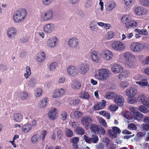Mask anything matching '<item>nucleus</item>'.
<instances>
[{"label":"nucleus","instance_id":"12","mask_svg":"<svg viewBox=\"0 0 149 149\" xmlns=\"http://www.w3.org/2000/svg\"><path fill=\"white\" fill-rule=\"evenodd\" d=\"M91 56L92 60L96 63H98L100 60V56L99 53L96 51L92 52Z\"/></svg>","mask_w":149,"mask_h":149},{"label":"nucleus","instance_id":"24","mask_svg":"<svg viewBox=\"0 0 149 149\" xmlns=\"http://www.w3.org/2000/svg\"><path fill=\"white\" fill-rule=\"evenodd\" d=\"M13 118L15 122H19L22 120L23 116L22 114L20 113H15L13 115Z\"/></svg>","mask_w":149,"mask_h":149},{"label":"nucleus","instance_id":"54","mask_svg":"<svg viewBox=\"0 0 149 149\" xmlns=\"http://www.w3.org/2000/svg\"><path fill=\"white\" fill-rule=\"evenodd\" d=\"M129 84V83L126 81H121L120 83V86L123 88L127 87Z\"/></svg>","mask_w":149,"mask_h":149},{"label":"nucleus","instance_id":"41","mask_svg":"<svg viewBox=\"0 0 149 149\" xmlns=\"http://www.w3.org/2000/svg\"><path fill=\"white\" fill-rule=\"evenodd\" d=\"M99 141L98 136L96 134H93L92 135L91 137V143H96Z\"/></svg>","mask_w":149,"mask_h":149},{"label":"nucleus","instance_id":"25","mask_svg":"<svg viewBox=\"0 0 149 149\" xmlns=\"http://www.w3.org/2000/svg\"><path fill=\"white\" fill-rule=\"evenodd\" d=\"M88 66L86 64H82L79 68V71L81 74H84L88 70Z\"/></svg>","mask_w":149,"mask_h":149},{"label":"nucleus","instance_id":"5","mask_svg":"<svg viewBox=\"0 0 149 149\" xmlns=\"http://www.w3.org/2000/svg\"><path fill=\"white\" fill-rule=\"evenodd\" d=\"M131 49L136 52H139L144 48V45L138 42H134L131 43L130 46Z\"/></svg>","mask_w":149,"mask_h":149},{"label":"nucleus","instance_id":"17","mask_svg":"<svg viewBox=\"0 0 149 149\" xmlns=\"http://www.w3.org/2000/svg\"><path fill=\"white\" fill-rule=\"evenodd\" d=\"M78 40L76 38H72L68 41V44L70 47H76L78 46Z\"/></svg>","mask_w":149,"mask_h":149},{"label":"nucleus","instance_id":"37","mask_svg":"<svg viewBox=\"0 0 149 149\" xmlns=\"http://www.w3.org/2000/svg\"><path fill=\"white\" fill-rule=\"evenodd\" d=\"M108 134L109 136L112 139H115L117 136V135L116 134L111 130H108Z\"/></svg>","mask_w":149,"mask_h":149},{"label":"nucleus","instance_id":"58","mask_svg":"<svg viewBox=\"0 0 149 149\" xmlns=\"http://www.w3.org/2000/svg\"><path fill=\"white\" fill-rule=\"evenodd\" d=\"M57 65V63L54 62L52 63L49 66V68L51 71L54 70L55 69Z\"/></svg>","mask_w":149,"mask_h":149},{"label":"nucleus","instance_id":"16","mask_svg":"<svg viewBox=\"0 0 149 149\" xmlns=\"http://www.w3.org/2000/svg\"><path fill=\"white\" fill-rule=\"evenodd\" d=\"M53 15L52 10H49L45 13L44 15L42 16V19L44 21L49 20L52 18Z\"/></svg>","mask_w":149,"mask_h":149},{"label":"nucleus","instance_id":"34","mask_svg":"<svg viewBox=\"0 0 149 149\" xmlns=\"http://www.w3.org/2000/svg\"><path fill=\"white\" fill-rule=\"evenodd\" d=\"M145 133L144 134L142 132H138L136 135L135 138L136 140L139 141L141 140L145 135Z\"/></svg>","mask_w":149,"mask_h":149},{"label":"nucleus","instance_id":"19","mask_svg":"<svg viewBox=\"0 0 149 149\" xmlns=\"http://www.w3.org/2000/svg\"><path fill=\"white\" fill-rule=\"evenodd\" d=\"M138 98L140 101L143 104L149 108V103L145 95H142L139 96Z\"/></svg>","mask_w":149,"mask_h":149},{"label":"nucleus","instance_id":"38","mask_svg":"<svg viewBox=\"0 0 149 149\" xmlns=\"http://www.w3.org/2000/svg\"><path fill=\"white\" fill-rule=\"evenodd\" d=\"M81 86V84L80 82L77 81H75L72 84V87L74 89H79Z\"/></svg>","mask_w":149,"mask_h":149},{"label":"nucleus","instance_id":"4","mask_svg":"<svg viewBox=\"0 0 149 149\" xmlns=\"http://www.w3.org/2000/svg\"><path fill=\"white\" fill-rule=\"evenodd\" d=\"M110 74L109 71L106 69H99L98 74L100 79L102 81L107 79Z\"/></svg>","mask_w":149,"mask_h":149},{"label":"nucleus","instance_id":"39","mask_svg":"<svg viewBox=\"0 0 149 149\" xmlns=\"http://www.w3.org/2000/svg\"><path fill=\"white\" fill-rule=\"evenodd\" d=\"M65 135L68 137H71L73 135V132L70 129L66 128L65 131Z\"/></svg>","mask_w":149,"mask_h":149},{"label":"nucleus","instance_id":"57","mask_svg":"<svg viewBox=\"0 0 149 149\" xmlns=\"http://www.w3.org/2000/svg\"><path fill=\"white\" fill-rule=\"evenodd\" d=\"M83 139L85 141L88 143H91V138L87 136L86 135H84L83 136Z\"/></svg>","mask_w":149,"mask_h":149},{"label":"nucleus","instance_id":"63","mask_svg":"<svg viewBox=\"0 0 149 149\" xmlns=\"http://www.w3.org/2000/svg\"><path fill=\"white\" fill-rule=\"evenodd\" d=\"M144 77H143L139 74L136 75L134 77V79L138 81H141Z\"/></svg>","mask_w":149,"mask_h":149},{"label":"nucleus","instance_id":"6","mask_svg":"<svg viewBox=\"0 0 149 149\" xmlns=\"http://www.w3.org/2000/svg\"><path fill=\"white\" fill-rule=\"evenodd\" d=\"M111 47L113 49L118 51L122 50L125 48V44L118 41L113 42L111 44Z\"/></svg>","mask_w":149,"mask_h":149},{"label":"nucleus","instance_id":"52","mask_svg":"<svg viewBox=\"0 0 149 149\" xmlns=\"http://www.w3.org/2000/svg\"><path fill=\"white\" fill-rule=\"evenodd\" d=\"M61 119L63 121L65 120L67 118V112L65 111H63L61 113Z\"/></svg>","mask_w":149,"mask_h":149},{"label":"nucleus","instance_id":"21","mask_svg":"<svg viewBox=\"0 0 149 149\" xmlns=\"http://www.w3.org/2000/svg\"><path fill=\"white\" fill-rule=\"evenodd\" d=\"M125 25L127 28H134L136 27L137 22L134 21L130 19L128 22H126Z\"/></svg>","mask_w":149,"mask_h":149},{"label":"nucleus","instance_id":"59","mask_svg":"<svg viewBox=\"0 0 149 149\" xmlns=\"http://www.w3.org/2000/svg\"><path fill=\"white\" fill-rule=\"evenodd\" d=\"M118 108V107L116 105H111L109 106L110 110L112 111H115Z\"/></svg>","mask_w":149,"mask_h":149},{"label":"nucleus","instance_id":"7","mask_svg":"<svg viewBox=\"0 0 149 149\" xmlns=\"http://www.w3.org/2000/svg\"><path fill=\"white\" fill-rule=\"evenodd\" d=\"M101 56L105 60H110L112 58L113 54L111 52L105 49L103 50L102 52Z\"/></svg>","mask_w":149,"mask_h":149},{"label":"nucleus","instance_id":"62","mask_svg":"<svg viewBox=\"0 0 149 149\" xmlns=\"http://www.w3.org/2000/svg\"><path fill=\"white\" fill-rule=\"evenodd\" d=\"M42 93V90L40 88H38L36 90L35 95L37 97H38L41 95Z\"/></svg>","mask_w":149,"mask_h":149},{"label":"nucleus","instance_id":"2","mask_svg":"<svg viewBox=\"0 0 149 149\" xmlns=\"http://www.w3.org/2000/svg\"><path fill=\"white\" fill-rule=\"evenodd\" d=\"M124 57L126 60L125 65L128 68L133 67L134 66L135 57L130 53L127 52L125 54Z\"/></svg>","mask_w":149,"mask_h":149},{"label":"nucleus","instance_id":"22","mask_svg":"<svg viewBox=\"0 0 149 149\" xmlns=\"http://www.w3.org/2000/svg\"><path fill=\"white\" fill-rule=\"evenodd\" d=\"M32 128V125L29 123L23 125L22 127V131L24 133H27L30 131Z\"/></svg>","mask_w":149,"mask_h":149},{"label":"nucleus","instance_id":"48","mask_svg":"<svg viewBox=\"0 0 149 149\" xmlns=\"http://www.w3.org/2000/svg\"><path fill=\"white\" fill-rule=\"evenodd\" d=\"M141 4L145 6H149V0H140Z\"/></svg>","mask_w":149,"mask_h":149},{"label":"nucleus","instance_id":"8","mask_svg":"<svg viewBox=\"0 0 149 149\" xmlns=\"http://www.w3.org/2000/svg\"><path fill=\"white\" fill-rule=\"evenodd\" d=\"M93 122L91 118L89 116H85L81 119V122L83 125L85 127H88L90 125L91 123Z\"/></svg>","mask_w":149,"mask_h":149},{"label":"nucleus","instance_id":"43","mask_svg":"<svg viewBox=\"0 0 149 149\" xmlns=\"http://www.w3.org/2000/svg\"><path fill=\"white\" fill-rule=\"evenodd\" d=\"M73 115L75 118H78L82 117L83 114L82 113L79 111H76L74 112Z\"/></svg>","mask_w":149,"mask_h":149},{"label":"nucleus","instance_id":"55","mask_svg":"<svg viewBox=\"0 0 149 149\" xmlns=\"http://www.w3.org/2000/svg\"><path fill=\"white\" fill-rule=\"evenodd\" d=\"M63 133L62 130H57V136L58 139H61L63 137Z\"/></svg>","mask_w":149,"mask_h":149},{"label":"nucleus","instance_id":"29","mask_svg":"<svg viewBox=\"0 0 149 149\" xmlns=\"http://www.w3.org/2000/svg\"><path fill=\"white\" fill-rule=\"evenodd\" d=\"M53 24H46L44 27V30L45 32L47 33H51L53 29Z\"/></svg>","mask_w":149,"mask_h":149},{"label":"nucleus","instance_id":"27","mask_svg":"<svg viewBox=\"0 0 149 149\" xmlns=\"http://www.w3.org/2000/svg\"><path fill=\"white\" fill-rule=\"evenodd\" d=\"M136 83L141 87L147 86L148 85L147 79L144 77L140 81H136Z\"/></svg>","mask_w":149,"mask_h":149},{"label":"nucleus","instance_id":"36","mask_svg":"<svg viewBox=\"0 0 149 149\" xmlns=\"http://www.w3.org/2000/svg\"><path fill=\"white\" fill-rule=\"evenodd\" d=\"M16 31L13 27H11L8 29L7 31V34L9 37L12 36H15L16 34Z\"/></svg>","mask_w":149,"mask_h":149},{"label":"nucleus","instance_id":"15","mask_svg":"<svg viewBox=\"0 0 149 149\" xmlns=\"http://www.w3.org/2000/svg\"><path fill=\"white\" fill-rule=\"evenodd\" d=\"M106 101L103 100L100 102H98L94 107V109L95 111L104 108L106 106Z\"/></svg>","mask_w":149,"mask_h":149},{"label":"nucleus","instance_id":"20","mask_svg":"<svg viewBox=\"0 0 149 149\" xmlns=\"http://www.w3.org/2000/svg\"><path fill=\"white\" fill-rule=\"evenodd\" d=\"M67 71L68 74L72 76L76 75L77 73L75 67L73 66L68 67L67 68Z\"/></svg>","mask_w":149,"mask_h":149},{"label":"nucleus","instance_id":"56","mask_svg":"<svg viewBox=\"0 0 149 149\" xmlns=\"http://www.w3.org/2000/svg\"><path fill=\"white\" fill-rule=\"evenodd\" d=\"M93 5V2L91 0H88L86 2L84 6L85 8H87L91 7Z\"/></svg>","mask_w":149,"mask_h":149},{"label":"nucleus","instance_id":"33","mask_svg":"<svg viewBox=\"0 0 149 149\" xmlns=\"http://www.w3.org/2000/svg\"><path fill=\"white\" fill-rule=\"evenodd\" d=\"M48 98L46 97L43 98L40 101L38 104L40 108H44L46 106V103L48 102Z\"/></svg>","mask_w":149,"mask_h":149},{"label":"nucleus","instance_id":"44","mask_svg":"<svg viewBox=\"0 0 149 149\" xmlns=\"http://www.w3.org/2000/svg\"><path fill=\"white\" fill-rule=\"evenodd\" d=\"M81 101L80 99H73L70 102L71 104L75 106L79 104Z\"/></svg>","mask_w":149,"mask_h":149},{"label":"nucleus","instance_id":"13","mask_svg":"<svg viewBox=\"0 0 149 149\" xmlns=\"http://www.w3.org/2000/svg\"><path fill=\"white\" fill-rule=\"evenodd\" d=\"M58 111L56 109L53 108L49 111L48 113V116L49 118L51 120H55L57 116Z\"/></svg>","mask_w":149,"mask_h":149},{"label":"nucleus","instance_id":"50","mask_svg":"<svg viewBox=\"0 0 149 149\" xmlns=\"http://www.w3.org/2000/svg\"><path fill=\"white\" fill-rule=\"evenodd\" d=\"M104 143L99 142L96 145V149H104Z\"/></svg>","mask_w":149,"mask_h":149},{"label":"nucleus","instance_id":"32","mask_svg":"<svg viewBox=\"0 0 149 149\" xmlns=\"http://www.w3.org/2000/svg\"><path fill=\"white\" fill-rule=\"evenodd\" d=\"M79 97L82 99H87L89 98L90 95L87 92L82 91L79 94Z\"/></svg>","mask_w":149,"mask_h":149},{"label":"nucleus","instance_id":"3","mask_svg":"<svg viewBox=\"0 0 149 149\" xmlns=\"http://www.w3.org/2000/svg\"><path fill=\"white\" fill-rule=\"evenodd\" d=\"M90 130L91 132L95 134L98 133L101 135H104L105 131L104 128L101 125L95 124L92 123L90 125Z\"/></svg>","mask_w":149,"mask_h":149},{"label":"nucleus","instance_id":"53","mask_svg":"<svg viewBox=\"0 0 149 149\" xmlns=\"http://www.w3.org/2000/svg\"><path fill=\"white\" fill-rule=\"evenodd\" d=\"M70 141L73 144H77L79 141V138L78 137H73L70 139Z\"/></svg>","mask_w":149,"mask_h":149},{"label":"nucleus","instance_id":"31","mask_svg":"<svg viewBox=\"0 0 149 149\" xmlns=\"http://www.w3.org/2000/svg\"><path fill=\"white\" fill-rule=\"evenodd\" d=\"M116 93L113 92H107L105 94L104 97L108 99H113Z\"/></svg>","mask_w":149,"mask_h":149},{"label":"nucleus","instance_id":"40","mask_svg":"<svg viewBox=\"0 0 149 149\" xmlns=\"http://www.w3.org/2000/svg\"><path fill=\"white\" fill-rule=\"evenodd\" d=\"M139 110L141 112L143 113H147L149 112V109L144 106H140L139 107Z\"/></svg>","mask_w":149,"mask_h":149},{"label":"nucleus","instance_id":"1","mask_svg":"<svg viewBox=\"0 0 149 149\" xmlns=\"http://www.w3.org/2000/svg\"><path fill=\"white\" fill-rule=\"evenodd\" d=\"M26 14V11L24 8L17 10L13 14V18L14 21L16 23L22 22L25 18Z\"/></svg>","mask_w":149,"mask_h":149},{"label":"nucleus","instance_id":"35","mask_svg":"<svg viewBox=\"0 0 149 149\" xmlns=\"http://www.w3.org/2000/svg\"><path fill=\"white\" fill-rule=\"evenodd\" d=\"M75 131L76 133L79 135H82L84 134V128L79 126L76 128Z\"/></svg>","mask_w":149,"mask_h":149},{"label":"nucleus","instance_id":"64","mask_svg":"<svg viewBox=\"0 0 149 149\" xmlns=\"http://www.w3.org/2000/svg\"><path fill=\"white\" fill-rule=\"evenodd\" d=\"M121 20L122 21L125 22V23L126 22H128L130 20L129 16L127 15H124L122 18Z\"/></svg>","mask_w":149,"mask_h":149},{"label":"nucleus","instance_id":"14","mask_svg":"<svg viewBox=\"0 0 149 149\" xmlns=\"http://www.w3.org/2000/svg\"><path fill=\"white\" fill-rule=\"evenodd\" d=\"M65 93L64 89L60 88L56 89L53 94V97L54 98H58L63 95Z\"/></svg>","mask_w":149,"mask_h":149},{"label":"nucleus","instance_id":"28","mask_svg":"<svg viewBox=\"0 0 149 149\" xmlns=\"http://www.w3.org/2000/svg\"><path fill=\"white\" fill-rule=\"evenodd\" d=\"M45 58V54L43 52H40L38 54L36 59L38 61L41 62L44 61Z\"/></svg>","mask_w":149,"mask_h":149},{"label":"nucleus","instance_id":"61","mask_svg":"<svg viewBox=\"0 0 149 149\" xmlns=\"http://www.w3.org/2000/svg\"><path fill=\"white\" fill-rule=\"evenodd\" d=\"M28 96V94L25 92H22L20 93V97L22 100L26 98Z\"/></svg>","mask_w":149,"mask_h":149},{"label":"nucleus","instance_id":"47","mask_svg":"<svg viewBox=\"0 0 149 149\" xmlns=\"http://www.w3.org/2000/svg\"><path fill=\"white\" fill-rule=\"evenodd\" d=\"M124 2L126 6H130L134 3V0H124Z\"/></svg>","mask_w":149,"mask_h":149},{"label":"nucleus","instance_id":"30","mask_svg":"<svg viewBox=\"0 0 149 149\" xmlns=\"http://www.w3.org/2000/svg\"><path fill=\"white\" fill-rule=\"evenodd\" d=\"M129 72L126 70H124L119 75V78L120 80L123 78H127L128 77Z\"/></svg>","mask_w":149,"mask_h":149},{"label":"nucleus","instance_id":"60","mask_svg":"<svg viewBox=\"0 0 149 149\" xmlns=\"http://www.w3.org/2000/svg\"><path fill=\"white\" fill-rule=\"evenodd\" d=\"M112 130L116 134H120L121 132V131L120 129L116 127H112Z\"/></svg>","mask_w":149,"mask_h":149},{"label":"nucleus","instance_id":"51","mask_svg":"<svg viewBox=\"0 0 149 149\" xmlns=\"http://www.w3.org/2000/svg\"><path fill=\"white\" fill-rule=\"evenodd\" d=\"M128 128L130 130H135L137 129V127L134 123H130L128 125Z\"/></svg>","mask_w":149,"mask_h":149},{"label":"nucleus","instance_id":"42","mask_svg":"<svg viewBox=\"0 0 149 149\" xmlns=\"http://www.w3.org/2000/svg\"><path fill=\"white\" fill-rule=\"evenodd\" d=\"M26 73H24V76L26 79H27L31 75V72L30 67L28 66H27L26 67Z\"/></svg>","mask_w":149,"mask_h":149},{"label":"nucleus","instance_id":"9","mask_svg":"<svg viewBox=\"0 0 149 149\" xmlns=\"http://www.w3.org/2000/svg\"><path fill=\"white\" fill-rule=\"evenodd\" d=\"M137 89L134 87H130L127 88L125 93L128 97H133L137 93Z\"/></svg>","mask_w":149,"mask_h":149},{"label":"nucleus","instance_id":"46","mask_svg":"<svg viewBox=\"0 0 149 149\" xmlns=\"http://www.w3.org/2000/svg\"><path fill=\"white\" fill-rule=\"evenodd\" d=\"M39 137L37 134H34L31 139L32 143H36L38 140Z\"/></svg>","mask_w":149,"mask_h":149},{"label":"nucleus","instance_id":"45","mask_svg":"<svg viewBox=\"0 0 149 149\" xmlns=\"http://www.w3.org/2000/svg\"><path fill=\"white\" fill-rule=\"evenodd\" d=\"M135 12L136 13L139 15H142L143 14L142 8L141 6H138L135 9Z\"/></svg>","mask_w":149,"mask_h":149},{"label":"nucleus","instance_id":"18","mask_svg":"<svg viewBox=\"0 0 149 149\" xmlns=\"http://www.w3.org/2000/svg\"><path fill=\"white\" fill-rule=\"evenodd\" d=\"M57 38L56 37L51 38L47 42V46L50 47H54L56 46Z\"/></svg>","mask_w":149,"mask_h":149},{"label":"nucleus","instance_id":"23","mask_svg":"<svg viewBox=\"0 0 149 149\" xmlns=\"http://www.w3.org/2000/svg\"><path fill=\"white\" fill-rule=\"evenodd\" d=\"M132 116L135 120L138 121L142 120L143 118V115L138 111H136L132 114Z\"/></svg>","mask_w":149,"mask_h":149},{"label":"nucleus","instance_id":"49","mask_svg":"<svg viewBox=\"0 0 149 149\" xmlns=\"http://www.w3.org/2000/svg\"><path fill=\"white\" fill-rule=\"evenodd\" d=\"M142 129L146 132L149 131V124H144L141 125Z\"/></svg>","mask_w":149,"mask_h":149},{"label":"nucleus","instance_id":"10","mask_svg":"<svg viewBox=\"0 0 149 149\" xmlns=\"http://www.w3.org/2000/svg\"><path fill=\"white\" fill-rule=\"evenodd\" d=\"M116 6V3L113 1H108L105 5L106 10L107 11H110L115 8Z\"/></svg>","mask_w":149,"mask_h":149},{"label":"nucleus","instance_id":"26","mask_svg":"<svg viewBox=\"0 0 149 149\" xmlns=\"http://www.w3.org/2000/svg\"><path fill=\"white\" fill-rule=\"evenodd\" d=\"M123 70L122 67L118 64L113 65L111 68L112 71L115 73H118Z\"/></svg>","mask_w":149,"mask_h":149},{"label":"nucleus","instance_id":"11","mask_svg":"<svg viewBox=\"0 0 149 149\" xmlns=\"http://www.w3.org/2000/svg\"><path fill=\"white\" fill-rule=\"evenodd\" d=\"M115 102L119 106H121L123 104V97L120 95H119L117 93L115 94L114 98Z\"/></svg>","mask_w":149,"mask_h":149}]
</instances>
